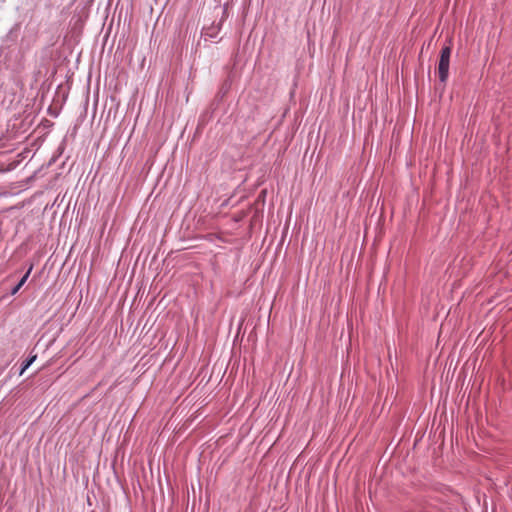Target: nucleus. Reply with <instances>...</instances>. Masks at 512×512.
Segmentation results:
<instances>
[{
  "instance_id": "1",
  "label": "nucleus",
  "mask_w": 512,
  "mask_h": 512,
  "mask_svg": "<svg viewBox=\"0 0 512 512\" xmlns=\"http://www.w3.org/2000/svg\"><path fill=\"white\" fill-rule=\"evenodd\" d=\"M451 56V48L445 46L441 49L440 60L438 65L439 80L445 82L449 75V63Z\"/></svg>"
},
{
  "instance_id": "2",
  "label": "nucleus",
  "mask_w": 512,
  "mask_h": 512,
  "mask_svg": "<svg viewBox=\"0 0 512 512\" xmlns=\"http://www.w3.org/2000/svg\"><path fill=\"white\" fill-rule=\"evenodd\" d=\"M32 270V267H30L28 269V271L25 273V275L21 278V280L19 281V283L12 289L11 291V294L12 295H15L19 290L20 288L25 284V282L27 281L29 275H30V272Z\"/></svg>"
},
{
  "instance_id": "3",
  "label": "nucleus",
  "mask_w": 512,
  "mask_h": 512,
  "mask_svg": "<svg viewBox=\"0 0 512 512\" xmlns=\"http://www.w3.org/2000/svg\"><path fill=\"white\" fill-rule=\"evenodd\" d=\"M36 355L32 356L30 359H28L26 361V363L24 364V366L22 367L21 371H20V375H22L24 373V371L35 361L36 359Z\"/></svg>"
},
{
  "instance_id": "4",
  "label": "nucleus",
  "mask_w": 512,
  "mask_h": 512,
  "mask_svg": "<svg viewBox=\"0 0 512 512\" xmlns=\"http://www.w3.org/2000/svg\"><path fill=\"white\" fill-rule=\"evenodd\" d=\"M415 446H416V438L413 441V447H415Z\"/></svg>"
}]
</instances>
